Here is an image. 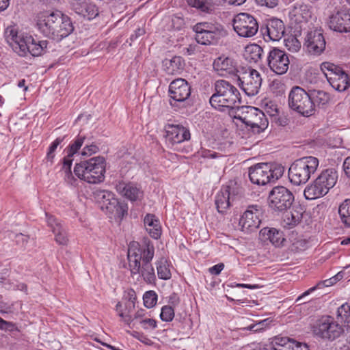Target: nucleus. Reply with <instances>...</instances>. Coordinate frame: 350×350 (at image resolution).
<instances>
[{
	"mask_svg": "<svg viewBox=\"0 0 350 350\" xmlns=\"http://www.w3.org/2000/svg\"><path fill=\"white\" fill-rule=\"evenodd\" d=\"M34 21L38 31L44 37L56 42L62 40L74 31L71 18L57 10L40 11Z\"/></svg>",
	"mask_w": 350,
	"mask_h": 350,
	"instance_id": "nucleus-1",
	"label": "nucleus"
},
{
	"mask_svg": "<svg viewBox=\"0 0 350 350\" xmlns=\"http://www.w3.org/2000/svg\"><path fill=\"white\" fill-rule=\"evenodd\" d=\"M154 254V247L150 241L140 245L132 241L128 247L127 258L132 276L138 274L147 284H154L156 275L151 261Z\"/></svg>",
	"mask_w": 350,
	"mask_h": 350,
	"instance_id": "nucleus-2",
	"label": "nucleus"
},
{
	"mask_svg": "<svg viewBox=\"0 0 350 350\" xmlns=\"http://www.w3.org/2000/svg\"><path fill=\"white\" fill-rule=\"evenodd\" d=\"M5 34V39L12 49L21 57H25L28 54L38 57L46 52L49 42L46 40H39L30 35L18 33L14 27H8Z\"/></svg>",
	"mask_w": 350,
	"mask_h": 350,
	"instance_id": "nucleus-3",
	"label": "nucleus"
},
{
	"mask_svg": "<svg viewBox=\"0 0 350 350\" xmlns=\"http://www.w3.org/2000/svg\"><path fill=\"white\" fill-rule=\"evenodd\" d=\"M211 105L220 111L237 109L241 107V94L238 89L226 80H217L215 83V92L209 99Z\"/></svg>",
	"mask_w": 350,
	"mask_h": 350,
	"instance_id": "nucleus-4",
	"label": "nucleus"
},
{
	"mask_svg": "<svg viewBox=\"0 0 350 350\" xmlns=\"http://www.w3.org/2000/svg\"><path fill=\"white\" fill-rule=\"evenodd\" d=\"M105 160L98 156L77 163L74 167L75 174L88 183L97 184L105 179Z\"/></svg>",
	"mask_w": 350,
	"mask_h": 350,
	"instance_id": "nucleus-5",
	"label": "nucleus"
},
{
	"mask_svg": "<svg viewBox=\"0 0 350 350\" xmlns=\"http://www.w3.org/2000/svg\"><path fill=\"white\" fill-rule=\"evenodd\" d=\"M284 172V168L280 164L260 163L249 168L248 176L253 184L265 185L278 180Z\"/></svg>",
	"mask_w": 350,
	"mask_h": 350,
	"instance_id": "nucleus-6",
	"label": "nucleus"
},
{
	"mask_svg": "<svg viewBox=\"0 0 350 350\" xmlns=\"http://www.w3.org/2000/svg\"><path fill=\"white\" fill-rule=\"evenodd\" d=\"M319 159L312 156L304 157L295 160L288 169V178L295 185L306 183L319 166Z\"/></svg>",
	"mask_w": 350,
	"mask_h": 350,
	"instance_id": "nucleus-7",
	"label": "nucleus"
},
{
	"mask_svg": "<svg viewBox=\"0 0 350 350\" xmlns=\"http://www.w3.org/2000/svg\"><path fill=\"white\" fill-rule=\"evenodd\" d=\"M337 172L334 169L323 171L315 180L304 189V196L307 200H314L327 193L336 183Z\"/></svg>",
	"mask_w": 350,
	"mask_h": 350,
	"instance_id": "nucleus-8",
	"label": "nucleus"
},
{
	"mask_svg": "<svg viewBox=\"0 0 350 350\" xmlns=\"http://www.w3.org/2000/svg\"><path fill=\"white\" fill-rule=\"evenodd\" d=\"M233 118L240 120L250 126L254 133L264 131L268 126V120L261 110L252 106H241L235 112Z\"/></svg>",
	"mask_w": 350,
	"mask_h": 350,
	"instance_id": "nucleus-9",
	"label": "nucleus"
},
{
	"mask_svg": "<svg viewBox=\"0 0 350 350\" xmlns=\"http://www.w3.org/2000/svg\"><path fill=\"white\" fill-rule=\"evenodd\" d=\"M289 107L304 117L313 116L316 110L310 94L299 86L293 87L288 94Z\"/></svg>",
	"mask_w": 350,
	"mask_h": 350,
	"instance_id": "nucleus-10",
	"label": "nucleus"
},
{
	"mask_svg": "<svg viewBox=\"0 0 350 350\" xmlns=\"http://www.w3.org/2000/svg\"><path fill=\"white\" fill-rule=\"evenodd\" d=\"M196 40L202 45L215 44L226 36L223 25L217 23L202 22L193 27Z\"/></svg>",
	"mask_w": 350,
	"mask_h": 350,
	"instance_id": "nucleus-11",
	"label": "nucleus"
},
{
	"mask_svg": "<svg viewBox=\"0 0 350 350\" xmlns=\"http://www.w3.org/2000/svg\"><path fill=\"white\" fill-rule=\"evenodd\" d=\"M314 335L329 340L338 338L344 332L340 325L331 316H324L318 319L312 327Z\"/></svg>",
	"mask_w": 350,
	"mask_h": 350,
	"instance_id": "nucleus-12",
	"label": "nucleus"
},
{
	"mask_svg": "<svg viewBox=\"0 0 350 350\" xmlns=\"http://www.w3.org/2000/svg\"><path fill=\"white\" fill-rule=\"evenodd\" d=\"M294 201L291 191L283 186L273 187L269 192L268 202L274 211L282 212L291 208Z\"/></svg>",
	"mask_w": 350,
	"mask_h": 350,
	"instance_id": "nucleus-13",
	"label": "nucleus"
},
{
	"mask_svg": "<svg viewBox=\"0 0 350 350\" xmlns=\"http://www.w3.org/2000/svg\"><path fill=\"white\" fill-rule=\"evenodd\" d=\"M262 79L260 74L253 68H248L237 75V85L249 96L259 92Z\"/></svg>",
	"mask_w": 350,
	"mask_h": 350,
	"instance_id": "nucleus-14",
	"label": "nucleus"
},
{
	"mask_svg": "<svg viewBox=\"0 0 350 350\" xmlns=\"http://www.w3.org/2000/svg\"><path fill=\"white\" fill-rule=\"evenodd\" d=\"M233 28L243 38H251L256 34L259 26L256 18L248 13H239L233 20Z\"/></svg>",
	"mask_w": 350,
	"mask_h": 350,
	"instance_id": "nucleus-15",
	"label": "nucleus"
},
{
	"mask_svg": "<svg viewBox=\"0 0 350 350\" xmlns=\"http://www.w3.org/2000/svg\"><path fill=\"white\" fill-rule=\"evenodd\" d=\"M267 62L270 70L279 75L285 74L288 71L290 64L288 55L286 52L275 47L269 50Z\"/></svg>",
	"mask_w": 350,
	"mask_h": 350,
	"instance_id": "nucleus-16",
	"label": "nucleus"
},
{
	"mask_svg": "<svg viewBox=\"0 0 350 350\" xmlns=\"http://www.w3.org/2000/svg\"><path fill=\"white\" fill-rule=\"evenodd\" d=\"M191 85L184 79L173 80L169 85L170 104L174 107L177 103H185L191 96Z\"/></svg>",
	"mask_w": 350,
	"mask_h": 350,
	"instance_id": "nucleus-17",
	"label": "nucleus"
},
{
	"mask_svg": "<svg viewBox=\"0 0 350 350\" xmlns=\"http://www.w3.org/2000/svg\"><path fill=\"white\" fill-rule=\"evenodd\" d=\"M262 215V211L260 206H249L239 220L242 230L249 233L258 228Z\"/></svg>",
	"mask_w": 350,
	"mask_h": 350,
	"instance_id": "nucleus-18",
	"label": "nucleus"
},
{
	"mask_svg": "<svg viewBox=\"0 0 350 350\" xmlns=\"http://www.w3.org/2000/svg\"><path fill=\"white\" fill-rule=\"evenodd\" d=\"M285 29L284 22L275 17L267 19L264 25L260 27V31L264 38L267 36L268 39L272 41L280 40L284 36Z\"/></svg>",
	"mask_w": 350,
	"mask_h": 350,
	"instance_id": "nucleus-19",
	"label": "nucleus"
},
{
	"mask_svg": "<svg viewBox=\"0 0 350 350\" xmlns=\"http://www.w3.org/2000/svg\"><path fill=\"white\" fill-rule=\"evenodd\" d=\"M325 40L321 29L309 31L305 38L304 46L313 55H320L325 49Z\"/></svg>",
	"mask_w": 350,
	"mask_h": 350,
	"instance_id": "nucleus-20",
	"label": "nucleus"
},
{
	"mask_svg": "<svg viewBox=\"0 0 350 350\" xmlns=\"http://www.w3.org/2000/svg\"><path fill=\"white\" fill-rule=\"evenodd\" d=\"M191 138L189 130L181 124H170L165 126V139L172 145L180 144Z\"/></svg>",
	"mask_w": 350,
	"mask_h": 350,
	"instance_id": "nucleus-21",
	"label": "nucleus"
},
{
	"mask_svg": "<svg viewBox=\"0 0 350 350\" xmlns=\"http://www.w3.org/2000/svg\"><path fill=\"white\" fill-rule=\"evenodd\" d=\"M329 27L338 32L350 31V9H342L329 17Z\"/></svg>",
	"mask_w": 350,
	"mask_h": 350,
	"instance_id": "nucleus-22",
	"label": "nucleus"
},
{
	"mask_svg": "<svg viewBox=\"0 0 350 350\" xmlns=\"http://www.w3.org/2000/svg\"><path fill=\"white\" fill-rule=\"evenodd\" d=\"M213 68L220 75H234L237 77L240 72L237 68L236 62L228 57H217L213 62Z\"/></svg>",
	"mask_w": 350,
	"mask_h": 350,
	"instance_id": "nucleus-23",
	"label": "nucleus"
},
{
	"mask_svg": "<svg viewBox=\"0 0 350 350\" xmlns=\"http://www.w3.org/2000/svg\"><path fill=\"white\" fill-rule=\"evenodd\" d=\"M270 343L271 350H309L306 344L286 337H275Z\"/></svg>",
	"mask_w": 350,
	"mask_h": 350,
	"instance_id": "nucleus-24",
	"label": "nucleus"
},
{
	"mask_svg": "<svg viewBox=\"0 0 350 350\" xmlns=\"http://www.w3.org/2000/svg\"><path fill=\"white\" fill-rule=\"evenodd\" d=\"M289 211H286L283 216L282 224L284 228L291 229L297 226L301 221L304 208L297 204L291 206Z\"/></svg>",
	"mask_w": 350,
	"mask_h": 350,
	"instance_id": "nucleus-25",
	"label": "nucleus"
},
{
	"mask_svg": "<svg viewBox=\"0 0 350 350\" xmlns=\"http://www.w3.org/2000/svg\"><path fill=\"white\" fill-rule=\"evenodd\" d=\"M117 191L131 201L141 200L144 192L137 185L133 183L120 182L116 185Z\"/></svg>",
	"mask_w": 350,
	"mask_h": 350,
	"instance_id": "nucleus-26",
	"label": "nucleus"
},
{
	"mask_svg": "<svg viewBox=\"0 0 350 350\" xmlns=\"http://www.w3.org/2000/svg\"><path fill=\"white\" fill-rule=\"evenodd\" d=\"M260 237L262 241H270L275 247H278L285 241L283 232L274 228H263L260 231Z\"/></svg>",
	"mask_w": 350,
	"mask_h": 350,
	"instance_id": "nucleus-27",
	"label": "nucleus"
},
{
	"mask_svg": "<svg viewBox=\"0 0 350 350\" xmlns=\"http://www.w3.org/2000/svg\"><path fill=\"white\" fill-rule=\"evenodd\" d=\"M185 61L180 56H174L172 59H165L163 61L164 70L168 75L180 74L185 68Z\"/></svg>",
	"mask_w": 350,
	"mask_h": 350,
	"instance_id": "nucleus-28",
	"label": "nucleus"
},
{
	"mask_svg": "<svg viewBox=\"0 0 350 350\" xmlns=\"http://www.w3.org/2000/svg\"><path fill=\"white\" fill-rule=\"evenodd\" d=\"M144 223L152 238L157 239L160 237L161 234L160 221L154 215L147 214L144 217Z\"/></svg>",
	"mask_w": 350,
	"mask_h": 350,
	"instance_id": "nucleus-29",
	"label": "nucleus"
},
{
	"mask_svg": "<svg viewBox=\"0 0 350 350\" xmlns=\"http://www.w3.org/2000/svg\"><path fill=\"white\" fill-rule=\"evenodd\" d=\"M327 81L334 90L338 92H344L350 86V79L344 70L333 77L331 76Z\"/></svg>",
	"mask_w": 350,
	"mask_h": 350,
	"instance_id": "nucleus-30",
	"label": "nucleus"
},
{
	"mask_svg": "<svg viewBox=\"0 0 350 350\" xmlns=\"http://www.w3.org/2000/svg\"><path fill=\"white\" fill-rule=\"evenodd\" d=\"M230 187H222L215 196V205L219 213H224L230 206Z\"/></svg>",
	"mask_w": 350,
	"mask_h": 350,
	"instance_id": "nucleus-31",
	"label": "nucleus"
},
{
	"mask_svg": "<svg viewBox=\"0 0 350 350\" xmlns=\"http://www.w3.org/2000/svg\"><path fill=\"white\" fill-rule=\"evenodd\" d=\"M94 194L97 202L100 204V208L105 212L108 206L113 205L117 199L113 193L107 190L98 189Z\"/></svg>",
	"mask_w": 350,
	"mask_h": 350,
	"instance_id": "nucleus-32",
	"label": "nucleus"
},
{
	"mask_svg": "<svg viewBox=\"0 0 350 350\" xmlns=\"http://www.w3.org/2000/svg\"><path fill=\"white\" fill-rule=\"evenodd\" d=\"M128 206L126 204L121 203L118 199L113 205L108 206L106 213L111 214L110 217L115 219H122L124 215H127Z\"/></svg>",
	"mask_w": 350,
	"mask_h": 350,
	"instance_id": "nucleus-33",
	"label": "nucleus"
},
{
	"mask_svg": "<svg viewBox=\"0 0 350 350\" xmlns=\"http://www.w3.org/2000/svg\"><path fill=\"white\" fill-rule=\"evenodd\" d=\"M262 48L257 44H248L245 49V56L250 62H257L262 57Z\"/></svg>",
	"mask_w": 350,
	"mask_h": 350,
	"instance_id": "nucleus-34",
	"label": "nucleus"
},
{
	"mask_svg": "<svg viewBox=\"0 0 350 350\" xmlns=\"http://www.w3.org/2000/svg\"><path fill=\"white\" fill-rule=\"evenodd\" d=\"M189 6L201 12L211 13L214 9L213 0H187Z\"/></svg>",
	"mask_w": 350,
	"mask_h": 350,
	"instance_id": "nucleus-35",
	"label": "nucleus"
},
{
	"mask_svg": "<svg viewBox=\"0 0 350 350\" xmlns=\"http://www.w3.org/2000/svg\"><path fill=\"white\" fill-rule=\"evenodd\" d=\"M310 98L314 105V109L316 107H324L329 101V95L327 92L322 90H314L310 93Z\"/></svg>",
	"mask_w": 350,
	"mask_h": 350,
	"instance_id": "nucleus-36",
	"label": "nucleus"
},
{
	"mask_svg": "<svg viewBox=\"0 0 350 350\" xmlns=\"http://www.w3.org/2000/svg\"><path fill=\"white\" fill-rule=\"evenodd\" d=\"M340 221L347 228H350V199L345 200L338 208Z\"/></svg>",
	"mask_w": 350,
	"mask_h": 350,
	"instance_id": "nucleus-37",
	"label": "nucleus"
},
{
	"mask_svg": "<svg viewBox=\"0 0 350 350\" xmlns=\"http://www.w3.org/2000/svg\"><path fill=\"white\" fill-rule=\"evenodd\" d=\"M336 319L344 326H350V305L348 303L343 304L338 308Z\"/></svg>",
	"mask_w": 350,
	"mask_h": 350,
	"instance_id": "nucleus-38",
	"label": "nucleus"
},
{
	"mask_svg": "<svg viewBox=\"0 0 350 350\" xmlns=\"http://www.w3.org/2000/svg\"><path fill=\"white\" fill-rule=\"evenodd\" d=\"M157 275L159 279L167 280L171 278L172 274L169 265L165 258H161L156 263Z\"/></svg>",
	"mask_w": 350,
	"mask_h": 350,
	"instance_id": "nucleus-39",
	"label": "nucleus"
},
{
	"mask_svg": "<svg viewBox=\"0 0 350 350\" xmlns=\"http://www.w3.org/2000/svg\"><path fill=\"white\" fill-rule=\"evenodd\" d=\"M321 70L323 72L327 80L329 81L331 76L332 77H334V75L339 74V72L343 69L333 63L325 62L321 64Z\"/></svg>",
	"mask_w": 350,
	"mask_h": 350,
	"instance_id": "nucleus-40",
	"label": "nucleus"
},
{
	"mask_svg": "<svg viewBox=\"0 0 350 350\" xmlns=\"http://www.w3.org/2000/svg\"><path fill=\"white\" fill-rule=\"evenodd\" d=\"M83 12L82 16L88 20L94 18L98 14V9L95 4L92 3L83 2Z\"/></svg>",
	"mask_w": 350,
	"mask_h": 350,
	"instance_id": "nucleus-41",
	"label": "nucleus"
},
{
	"mask_svg": "<svg viewBox=\"0 0 350 350\" xmlns=\"http://www.w3.org/2000/svg\"><path fill=\"white\" fill-rule=\"evenodd\" d=\"M85 139V136L78 135L77 138L67 147L66 152L73 155L75 154L83 146Z\"/></svg>",
	"mask_w": 350,
	"mask_h": 350,
	"instance_id": "nucleus-42",
	"label": "nucleus"
},
{
	"mask_svg": "<svg viewBox=\"0 0 350 350\" xmlns=\"http://www.w3.org/2000/svg\"><path fill=\"white\" fill-rule=\"evenodd\" d=\"M144 304L148 308L154 307L157 301V295L154 291H146L143 296Z\"/></svg>",
	"mask_w": 350,
	"mask_h": 350,
	"instance_id": "nucleus-43",
	"label": "nucleus"
},
{
	"mask_svg": "<svg viewBox=\"0 0 350 350\" xmlns=\"http://www.w3.org/2000/svg\"><path fill=\"white\" fill-rule=\"evenodd\" d=\"M285 46L291 52H297L301 48V43L294 36H291L284 40Z\"/></svg>",
	"mask_w": 350,
	"mask_h": 350,
	"instance_id": "nucleus-44",
	"label": "nucleus"
},
{
	"mask_svg": "<svg viewBox=\"0 0 350 350\" xmlns=\"http://www.w3.org/2000/svg\"><path fill=\"white\" fill-rule=\"evenodd\" d=\"M174 317V308L172 306H164L161 308L160 318L163 321L170 322Z\"/></svg>",
	"mask_w": 350,
	"mask_h": 350,
	"instance_id": "nucleus-45",
	"label": "nucleus"
},
{
	"mask_svg": "<svg viewBox=\"0 0 350 350\" xmlns=\"http://www.w3.org/2000/svg\"><path fill=\"white\" fill-rule=\"evenodd\" d=\"M66 136L59 137L56 138L49 147L48 152L46 153V159L48 161H52L55 157V152L58 147L61 144V143L64 140Z\"/></svg>",
	"mask_w": 350,
	"mask_h": 350,
	"instance_id": "nucleus-46",
	"label": "nucleus"
},
{
	"mask_svg": "<svg viewBox=\"0 0 350 350\" xmlns=\"http://www.w3.org/2000/svg\"><path fill=\"white\" fill-rule=\"evenodd\" d=\"M116 311L118 313V315L122 319V321L129 326H130L131 323L133 322V319L131 314H125L124 308H123L122 304L121 302L118 301L116 306L115 308Z\"/></svg>",
	"mask_w": 350,
	"mask_h": 350,
	"instance_id": "nucleus-47",
	"label": "nucleus"
},
{
	"mask_svg": "<svg viewBox=\"0 0 350 350\" xmlns=\"http://www.w3.org/2000/svg\"><path fill=\"white\" fill-rule=\"evenodd\" d=\"M332 286V284L330 282L329 279L325 280L323 281H321L316 286L309 288L308 290L305 291L301 295L299 296L296 301H299L304 297L308 295L312 292L314 291L316 289H320L323 287H327V286Z\"/></svg>",
	"mask_w": 350,
	"mask_h": 350,
	"instance_id": "nucleus-48",
	"label": "nucleus"
},
{
	"mask_svg": "<svg viewBox=\"0 0 350 350\" xmlns=\"http://www.w3.org/2000/svg\"><path fill=\"white\" fill-rule=\"evenodd\" d=\"M264 109L270 116H276L279 113V108L275 101L267 100L265 103Z\"/></svg>",
	"mask_w": 350,
	"mask_h": 350,
	"instance_id": "nucleus-49",
	"label": "nucleus"
},
{
	"mask_svg": "<svg viewBox=\"0 0 350 350\" xmlns=\"http://www.w3.org/2000/svg\"><path fill=\"white\" fill-rule=\"evenodd\" d=\"M269 319H266L250 325L246 329L253 332H260L264 330L269 325Z\"/></svg>",
	"mask_w": 350,
	"mask_h": 350,
	"instance_id": "nucleus-50",
	"label": "nucleus"
},
{
	"mask_svg": "<svg viewBox=\"0 0 350 350\" xmlns=\"http://www.w3.org/2000/svg\"><path fill=\"white\" fill-rule=\"evenodd\" d=\"M46 217L47 224L53 233H55L57 230L62 227V224L54 216L46 213Z\"/></svg>",
	"mask_w": 350,
	"mask_h": 350,
	"instance_id": "nucleus-51",
	"label": "nucleus"
},
{
	"mask_svg": "<svg viewBox=\"0 0 350 350\" xmlns=\"http://www.w3.org/2000/svg\"><path fill=\"white\" fill-rule=\"evenodd\" d=\"M53 234H55V241L58 244L63 245H66L68 242V237L66 232L63 226L60 228L59 230H57L55 233Z\"/></svg>",
	"mask_w": 350,
	"mask_h": 350,
	"instance_id": "nucleus-52",
	"label": "nucleus"
},
{
	"mask_svg": "<svg viewBox=\"0 0 350 350\" xmlns=\"http://www.w3.org/2000/svg\"><path fill=\"white\" fill-rule=\"evenodd\" d=\"M144 329H154L157 327V322L153 319H144L139 321Z\"/></svg>",
	"mask_w": 350,
	"mask_h": 350,
	"instance_id": "nucleus-53",
	"label": "nucleus"
},
{
	"mask_svg": "<svg viewBox=\"0 0 350 350\" xmlns=\"http://www.w3.org/2000/svg\"><path fill=\"white\" fill-rule=\"evenodd\" d=\"M0 329L5 330V331H9V332H14L17 331V327L16 325L10 321H6L2 318L0 317Z\"/></svg>",
	"mask_w": 350,
	"mask_h": 350,
	"instance_id": "nucleus-54",
	"label": "nucleus"
},
{
	"mask_svg": "<svg viewBox=\"0 0 350 350\" xmlns=\"http://www.w3.org/2000/svg\"><path fill=\"white\" fill-rule=\"evenodd\" d=\"M99 151V148L94 144H92L90 145H85L83 148L81 154L83 156H90L93 154H95Z\"/></svg>",
	"mask_w": 350,
	"mask_h": 350,
	"instance_id": "nucleus-55",
	"label": "nucleus"
},
{
	"mask_svg": "<svg viewBox=\"0 0 350 350\" xmlns=\"http://www.w3.org/2000/svg\"><path fill=\"white\" fill-rule=\"evenodd\" d=\"M67 155L65 156L62 159V172L64 171H68L71 170V166L72 164L73 159L72 157L73 154H68V152H66Z\"/></svg>",
	"mask_w": 350,
	"mask_h": 350,
	"instance_id": "nucleus-56",
	"label": "nucleus"
},
{
	"mask_svg": "<svg viewBox=\"0 0 350 350\" xmlns=\"http://www.w3.org/2000/svg\"><path fill=\"white\" fill-rule=\"evenodd\" d=\"M64 179L65 182L72 186H76L77 185V179L75 178L71 170L64 171Z\"/></svg>",
	"mask_w": 350,
	"mask_h": 350,
	"instance_id": "nucleus-57",
	"label": "nucleus"
},
{
	"mask_svg": "<svg viewBox=\"0 0 350 350\" xmlns=\"http://www.w3.org/2000/svg\"><path fill=\"white\" fill-rule=\"evenodd\" d=\"M260 5L267 6L268 8H274L278 5V0H254Z\"/></svg>",
	"mask_w": 350,
	"mask_h": 350,
	"instance_id": "nucleus-58",
	"label": "nucleus"
},
{
	"mask_svg": "<svg viewBox=\"0 0 350 350\" xmlns=\"http://www.w3.org/2000/svg\"><path fill=\"white\" fill-rule=\"evenodd\" d=\"M180 303V298L177 293H172L169 296L168 304L170 306H172L174 308L177 306Z\"/></svg>",
	"mask_w": 350,
	"mask_h": 350,
	"instance_id": "nucleus-59",
	"label": "nucleus"
},
{
	"mask_svg": "<svg viewBox=\"0 0 350 350\" xmlns=\"http://www.w3.org/2000/svg\"><path fill=\"white\" fill-rule=\"evenodd\" d=\"M224 268V263H218L208 269V271L212 275H219Z\"/></svg>",
	"mask_w": 350,
	"mask_h": 350,
	"instance_id": "nucleus-60",
	"label": "nucleus"
},
{
	"mask_svg": "<svg viewBox=\"0 0 350 350\" xmlns=\"http://www.w3.org/2000/svg\"><path fill=\"white\" fill-rule=\"evenodd\" d=\"M145 33V30L143 28L137 29L134 33L131 34L130 36V40L131 41H134L137 39L139 36H143Z\"/></svg>",
	"mask_w": 350,
	"mask_h": 350,
	"instance_id": "nucleus-61",
	"label": "nucleus"
},
{
	"mask_svg": "<svg viewBox=\"0 0 350 350\" xmlns=\"http://www.w3.org/2000/svg\"><path fill=\"white\" fill-rule=\"evenodd\" d=\"M344 171L347 176H350V157H347L343 163Z\"/></svg>",
	"mask_w": 350,
	"mask_h": 350,
	"instance_id": "nucleus-62",
	"label": "nucleus"
},
{
	"mask_svg": "<svg viewBox=\"0 0 350 350\" xmlns=\"http://www.w3.org/2000/svg\"><path fill=\"white\" fill-rule=\"evenodd\" d=\"M202 156L204 158H215L217 157V153L215 152H211L210 150H203L202 152Z\"/></svg>",
	"mask_w": 350,
	"mask_h": 350,
	"instance_id": "nucleus-63",
	"label": "nucleus"
},
{
	"mask_svg": "<svg viewBox=\"0 0 350 350\" xmlns=\"http://www.w3.org/2000/svg\"><path fill=\"white\" fill-rule=\"evenodd\" d=\"M134 308H135V306H134L133 303H129V302L125 303V306H124L125 314H130V313L133 310Z\"/></svg>",
	"mask_w": 350,
	"mask_h": 350,
	"instance_id": "nucleus-64",
	"label": "nucleus"
}]
</instances>
